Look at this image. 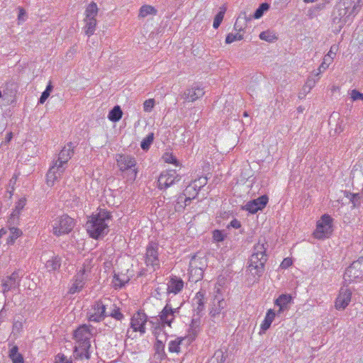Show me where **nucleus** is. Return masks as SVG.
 Returning <instances> with one entry per match:
<instances>
[{"label":"nucleus","instance_id":"1","mask_svg":"<svg viewBox=\"0 0 363 363\" xmlns=\"http://www.w3.org/2000/svg\"><path fill=\"white\" fill-rule=\"evenodd\" d=\"M74 146L72 143H68L60 152L57 159L54 160L48 173L46 182L48 186H53L67 168L68 161L74 155Z\"/></svg>","mask_w":363,"mask_h":363},{"label":"nucleus","instance_id":"6","mask_svg":"<svg viewBox=\"0 0 363 363\" xmlns=\"http://www.w3.org/2000/svg\"><path fill=\"white\" fill-rule=\"evenodd\" d=\"M92 261L91 259H86L83 263L82 267L78 271L77 273L73 284L69 288V292L72 294H74L77 292L80 291L84 284L86 281L88 279L89 276L91 273V269L92 268Z\"/></svg>","mask_w":363,"mask_h":363},{"label":"nucleus","instance_id":"53","mask_svg":"<svg viewBox=\"0 0 363 363\" xmlns=\"http://www.w3.org/2000/svg\"><path fill=\"white\" fill-rule=\"evenodd\" d=\"M50 94L48 93L47 91H43L40 96V98L39 99L40 104H44L45 101L47 100V99L49 97Z\"/></svg>","mask_w":363,"mask_h":363},{"label":"nucleus","instance_id":"7","mask_svg":"<svg viewBox=\"0 0 363 363\" xmlns=\"http://www.w3.org/2000/svg\"><path fill=\"white\" fill-rule=\"evenodd\" d=\"M147 322V315L138 311L133 315L130 318V328L126 331V337L133 339V333H139L142 336L146 333V323Z\"/></svg>","mask_w":363,"mask_h":363},{"label":"nucleus","instance_id":"40","mask_svg":"<svg viewBox=\"0 0 363 363\" xmlns=\"http://www.w3.org/2000/svg\"><path fill=\"white\" fill-rule=\"evenodd\" d=\"M162 160L164 162L173 164L175 166H179V161L171 152H165L162 155Z\"/></svg>","mask_w":363,"mask_h":363},{"label":"nucleus","instance_id":"28","mask_svg":"<svg viewBox=\"0 0 363 363\" xmlns=\"http://www.w3.org/2000/svg\"><path fill=\"white\" fill-rule=\"evenodd\" d=\"M62 259L59 256H52L46 261L45 267L49 272H55L60 268Z\"/></svg>","mask_w":363,"mask_h":363},{"label":"nucleus","instance_id":"56","mask_svg":"<svg viewBox=\"0 0 363 363\" xmlns=\"http://www.w3.org/2000/svg\"><path fill=\"white\" fill-rule=\"evenodd\" d=\"M52 89H53V86L51 84V82H50L49 84H48L45 91H47L48 93L50 94V92L52 91Z\"/></svg>","mask_w":363,"mask_h":363},{"label":"nucleus","instance_id":"64","mask_svg":"<svg viewBox=\"0 0 363 363\" xmlns=\"http://www.w3.org/2000/svg\"><path fill=\"white\" fill-rule=\"evenodd\" d=\"M14 326H16V328H18V325H17V323H15Z\"/></svg>","mask_w":363,"mask_h":363},{"label":"nucleus","instance_id":"50","mask_svg":"<svg viewBox=\"0 0 363 363\" xmlns=\"http://www.w3.org/2000/svg\"><path fill=\"white\" fill-rule=\"evenodd\" d=\"M351 98L353 101L362 99L363 101V94H361L356 89H353L351 92Z\"/></svg>","mask_w":363,"mask_h":363},{"label":"nucleus","instance_id":"33","mask_svg":"<svg viewBox=\"0 0 363 363\" xmlns=\"http://www.w3.org/2000/svg\"><path fill=\"white\" fill-rule=\"evenodd\" d=\"M123 116V111L119 106H115L108 115V118L112 122L119 121Z\"/></svg>","mask_w":363,"mask_h":363},{"label":"nucleus","instance_id":"8","mask_svg":"<svg viewBox=\"0 0 363 363\" xmlns=\"http://www.w3.org/2000/svg\"><path fill=\"white\" fill-rule=\"evenodd\" d=\"M74 225V219L67 215L57 217L50 223L52 233L58 237L70 233Z\"/></svg>","mask_w":363,"mask_h":363},{"label":"nucleus","instance_id":"38","mask_svg":"<svg viewBox=\"0 0 363 363\" xmlns=\"http://www.w3.org/2000/svg\"><path fill=\"white\" fill-rule=\"evenodd\" d=\"M346 197L348 198L352 204V208H357L360 205V195L347 192Z\"/></svg>","mask_w":363,"mask_h":363},{"label":"nucleus","instance_id":"2","mask_svg":"<svg viewBox=\"0 0 363 363\" xmlns=\"http://www.w3.org/2000/svg\"><path fill=\"white\" fill-rule=\"evenodd\" d=\"M110 212L100 208L86 222V228L90 237L98 239L108 233V223L111 220Z\"/></svg>","mask_w":363,"mask_h":363},{"label":"nucleus","instance_id":"52","mask_svg":"<svg viewBox=\"0 0 363 363\" xmlns=\"http://www.w3.org/2000/svg\"><path fill=\"white\" fill-rule=\"evenodd\" d=\"M25 16H26V11L22 8H19V13H18V20L19 23L21 21H24L26 20Z\"/></svg>","mask_w":363,"mask_h":363},{"label":"nucleus","instance_id":"3","mask_svg":"<svg viewBox=\"0 0 363 363\" xmlns=\"http://www.w3.org/2000/svg\"><path fill=\"white\" fill-rule=\"evenodd\" d=\"M265 244L267 242L264 240H259L254 246L253 252L249 259L248 270L257 278L264 273V264L267 260Z\"/></svg>","mask_w":363,"mask_h":363},{"label":"nucleus","instance_id":"5","mask_svg":"<svg viewBox=\"0 0 363 363\" xmlns=\"http://www.w3.org/2000/svg\"><path fill=\"white\" fill-rule=\"evenodd\" d=\"M350 4V1H341L335 8L333 21L335 24L337 25L336 27L337 31H340L346 23H350L352 21L350 16L358 6L354 5L351 12L348 13Z\"/></svg>","mask_w":363,"mask_h":363},{"label":"nucleus","instance_id":"34","mask_svg":"<svg viewBox=\"0 0 363 363\" xmlns=\"http://www.w3.org/2000/svg\"><path fill=\"white\" fill-rule=\"evenodd\" d=\"M226 356L223 350H216L214 354L208 359L207 363H224Z\"/></svg>","mask_w":363,"mask_h":363},{"label":"nucleus","instance_id":"25","mask_svg":"<svg viewBox=\"0 0 363 363\" xmlns=\"http://www.w3.org/2000/svg\"><path fill=\"white\" fill-rule=\"evenodd\" d=\"M162 330L160 328H155V336L156 337V342L155 344L154 348L155 350V353L157 354L160 357H162L164 354V340H166L165 334L162 333Z\"/></svg>","mask_w":363,"mask_h":363},{"label":"nucleus","instance_id":"35","mask_svg":"<svg viewBox=\"0 0 363 363\" xmlns=\"http://www.w3.org/2000/svg\"><path fill=\"white\" fill-rule=\"evenodd\" d=\"M157 10L152 6L144 5L140 9L139 17L145 18L148 15H156Z\"/></svg>","mask_w":363,"mask_h":363},{"label":"nucleus","instance_id":"43","mask_svg":"<svg viewBox=\"0 0 363 363\" xmlns=\"http://www.w3.org/2000/svg\"><path fill=\"white\" fill-rule=\"evenodd\" d=\"M224 13H225V9L223 11H220L216 14V16L214 18L213 24V26L214 28H218L220 26V25L223 19Z\"/></svg>","mask_w":363,"mask_h":363},{"label":"nucleus","instance_id":"13","mask_svg":"<svg viewBox=\"0 0 363 363\" xmlns=\"http://www.w3.org/2000/svg\"><path fill=\"white\" fill-rule=\"evenodd\" d=\"M333 219L328 215H323L321 219L317 222L316 229L313 233L315 238L324 239L328 238L332 233Z\"/></svg>","mask_w":363,"mask_h":363},{"label":"nucleus","instance_id":"60","mask_svg":"<svg viewBox=\"0 0 363 363\" xmlns=\"http://www.w3.org/2000/svg\"><path fill=\"white\" fill-rule=\"evenodd\" d=\"M243 116H245V117H247V116H248V114H247V112H244Z\"/></svg>","mask_w":363,"mask_h":363},{"label":"nucleus","instance_id":"30","mask_svg":"<svg viewBox=\"0 0 363 363\" xmlns=\"http://www.w3.org/2000/svg\"><path fill=\"white\" fill-rule=\"evenodd\" d=\"M277 315V313L274 312V310L269 309L267 312L265 318L262 323L261 324V330L262 332H265L267 330H268L274 320L275 316Z\"/></svg>","mask_w":363,"mask_h":363},{"label":"nucleus","instance_id":"9","mask_svg":"<svg viewBox=\"0 0 363 363\" xmlns=\"http://www.w3.org/2000/svg\"><path fill=\"white\" fill-rule=\"evenodd\" d=\"M111 303L108 298L99 300L94 303L87 313V318L91 322L99 323L106 316V310Z\"/></svg>","mask_w":363,"mask_h":363},{"label":"nucleus","instance_id":"10","mask_svg":"<svg viewBox=\"0 0 363 363\" xmlns=\"http://www.w3.org/2000/svg\"><path fill=\"white\" fill-rule=\"evenodd\" d=\"M97 13L98 7L96 4L94 2L90 3L85 10V26L84 27V33L89 37L92 35L96 30L97 24L96 16Z\"/></svg>","mask_w":363,"mask_h":363},{"label":"nucleus","instance_id":"16","mask_svg":"<svg viewBox=\"0 0 363 363\" xmlns=\"http://www.w3.org/2000/svg\"><path fill=\"white\" fill-rule=\"evenodd\" d=\"M196 335H189L182 337H177L169 341L168 344V350L170 352L179 353L182 351V347H186L195 339Z\"/></svg>","mask_w":363,"mask_h":363},{"label":"nucleus","instance_id":"41","mask_svg":"<svg viewBox=\"0 0 363 363\" xmlns=\"http://www.w3.org/2000/svg\"><path fill=\"white\" fill-rule=\"evenodd\" d=\"M243 39V35L240 34L239 32L236 33H229L225 38V43L227 44L232 43L237 40H241Z\"/></svg>","mask_w":363,"mask_h":363},{"label":"nucleus","instance_id":"63","mask_svg":"<svg viewBox=\"0 0 363 363\" xmlns=\"http://www.w3.org/2000/svg\"><path fill=\"white\" fill-rule=\"evenodd\" d=\"M355 11H356V9L354 11V12L351 15L353 14V16H355V13H354Z\"/></svg>","mask_w":363,"mask_h":363},{"label":"nucleus","instance_id":"48","mask_svg":"<svg viewBox=\"0 0 363 363\" xmlns=\"http://www.w3.org/2000/svg\"><path fill=\"white\" fill-rule=\"evenodd\" d=\"M11 232V240L13 242L16 239H17L18 237H20L22 234V232L20 229L16 228H10Z\"/></svg>","mask_w":363,"mask_h":363},{"label":"nucleus","instance_id":"36","mask_svg":"<svg viewBox=\"0 0 363 363\" xmlns=\"http://www.w3.org/2000/svg\"><path fill=\"white\" fill-rule=\"evenodd\" d=\"M154 140V133H149L145 138L143 139L140 143V147L143 150H147Z\"/></svg>","mask_w":363,"mask_h":363},{"label":"nucleus","instance_id":"22","mask_svg":"<svg viewBox=\"0 0 363 363\" xmlns=\"http://www.w3.org/2000/svg\"><path fill=\"white\" fill-rule=\"evenodd\" d=\"M337 50V45H333L330 47L328 54L324 56L323 62L320 64L317 71H315V76H319L323 72L328 68L329 65L331 64L334 57H335Z\"/></svg>","mask_w":363,"mask_h":363},{"label":"nucleus","instance_id":"21","mask_svg":"<svg viewBox=\"0 0 363 363\" xmlns=\"http://www.w3.org/2000/svg\"><path fill=\"white\" fill-rule=\"evenodd\" d=\"M204 93L203 88L197 85H194L191 88L186 89L182 95V97L185 101L194 102L202 97Z\"/></svg>","mask_w":363,"mask_h":363},{"label":"nucleus","instance_id":"23","mask_svg":"<svg viewBox=\"0 0 363 363\" xmlns=\"http://www.w3.org/2000/svg\"><path fill=\"white\" fill-rule=\"evenodd\" d=\"M268 202V197L265 195L259 196L254 199L245 205V209L251 213H255L259 210H262L265 207Z\"/></svg>","mask_w":363,"mask_h":363},{"label":"nucleus","instance_id":"49","mask_svg":"<svg viewBox=\"0 0 363 363\" xmlns=\"http://www.w3.org/2000/svg\"><path fill=\"white\" fill-rule=\"evenodd\" d=\"M55 363H72L71 360L67 359L64 354H57L55 357Z\"/></svg>","mask_w":363,"mask_h":363},{"label":"nucleus","instance_id":"11","mask_svg":"<svg viewBox=\"0 0 363 363\" xmlns=\"http://www.w3.org/2000/svg\"><path fill=\"white\" fill-rule=\"evenodd\" d=\"M117 164L121 171L129 170L128 179L135 180L137 177V171L133 169L136 165L135 158L128 155H118L116 157Z\"/></svg>","mask_w":363,"mask_h":363},{"label":"nucleus","instance_id":"57","mask_svg":"<svg viewBox=\"0 0 363 363\" xmlns=\"http://www.w3.org/2000/svg\"><path fill=\"white\" fill-rule=\"evenodd\" d=\"M194 264H195V258L192 259V260H191V263H190V266H191V270H190V272H191V273H192V272H193V270H194V269H193V267H194Z\"/></svg>","mask_w":363,"mask_h":363},{"label":"nucleus","instance_id":"61","mask_svg":"<svg viewBox=\"0 0 363 363\" xmlns=\"http://www.w3.org/2000/svg\"><path fill=\"white\" fill-rule=\"evenodd\" d=\"M8 138H9V140H10V138H11V133H10V135H8Z\"/></svg>","mask_w":363,"mask_h":363},{"label":"nucleus","instance_id":"55","mask_svg":"<svg viewBox=\"0 0 363 363\" xmlns=\"http://www.w3.org/2000/svg\"><path fill=\"white\" fill-rule=\"evenodd\" d=\"M196 272H198V274H197V279L196 281H197L198 279H201L203 276V269L202 268H199V269H196Z\"/></svg>","mask_w":363,"mask_h":363},{"label":"nucleus","instance_id":"18","mask_svg":"<svg viewBox=\"0 0 363 363\" xmlns=\"http://www.w3.org/2000/svg\"><path fill=\"white\" fill-rule=\"evenodd\" d=\"M352 291L347 286L341 287L335 302L337 310H344L350 303Z\"/></svg>","mask_w":363,"mask_h":363},{"label":"nucleus","instance_id":"32","mask_svg":"<svg viewBox=\"0 0 363 363\" xmlns=\"http://www.w3.org/2000/svg\"><path fill=\"white\" fill-rule=\"evenodd\" d=\"M9 357L13 363H24L23 355L18 352V347L16 345L9 350Z\"/></svg>","mask_w":363,"mask_h":363},{"label":"nucleus","instance_id":"4","mask_svg":"<svg viewBox=\"0 0 363 363\" xmlns=\"http://www.w3.org/2000/svg\"><path fill=\"white\" fill-rule=\"evenodd\" d=\"M91 330L86 325L79 327L74 332V339L77 345L74 347V352L80 358H89V348L91 347L90 338L91 337Z\"/></svg>","mask_w":363,"mask_h":363},{"label":"nucleus","instance_id":"39","mask_svg":"<svg viewBox=\"0 0 363 363\" xmlns=\"http://www.w3.org/2000/svg\"><path fill=\"white\" fill-rule=\"evenodd\" d=\"M269 9V5L267 3L261 4L254 13L253 18L256 19L261 18L263 16L264 13L267 11Z\"/></svg>","mask_w":363,"mask_h":363},{"label":"nucleus","instance_id":"45","mask_svg":"<svg viewBox=\"0 0 363 363\" xmlns=\"http://www.w3.org/2000/svg\"><path fill=\"white\" fill-rule=\"evenodd\" d=\"M225 237V236L223 235L222 231L219 230H215L213 231V239L215 242H221L224 240Z\"/></svg>","mask_w":363,"mask_h":363},{"label":"nucleus","instance_id":"54","mask_svg":"<svg viewBox=\"0 0 363 363\" xmlns=\"http://www.w3.org/2000/svg\"><path fill=\"white\" fill-rule=\"evenodd\" d=\"M230 226H232V227H233V228H236V229H238V228H240V226H241V225H240V221H238V220H236V219L233 220L230 222Z\"/></svg>","mask_w":363,"mask_h":363},{"label":"nucleus","instance_id":"42","mask_svg":"<svg viewBox=\"0 0 363 363\" xmlns=\"http://www.w3.org/2000/svg\"><path fill=\"white\" fill-rule=\"evenodd\" d=\"M243 14H244V17L242 18L241 16H239L238 18H237L235 23V25H234L235 30H237L239 33L244 30V27L242 25H240V21H242V19H244L245 21L251 19L250 16L249 18H247L246 16V13H244Z\"/></svg>","mask_w":363,"mask_h":363},{"label":"nucleus","instance_id":"27","mask_svg":"<svg viewBox=\"0 0 363 363\" xmlns=\"http://www.w3.org/2000/svg\"><path fill=\"white\" fill-rule=\"evenodd\" d=\"M205 294V291L201 290L196 294L195 297L192 299V303L197 314H199L204 310Z\"/></svg>","mask_w":363,"mask_h":363},{"label":"nucleus","instance_id":"58","mask_svg":"<svg viewBox=\"0 0 363 363\" xmlns=\"http://www.w3.org/2000/svg\"><path fill=\"white\" fill-rule=\"evenodd\" d=\"M206 181H207L206 178L200 179L199 183L201 185H204L206 184Z\"/></svg>","mask_w":363,"mask_h":363},{"label":"nucleus","instance_id":"26","mask_svg":"<svg viewBox=\"0 0 363 363\" xmlns=\"http://www.w3.org/2000/svg\"><path fill=\"white\" fill-rule=\"evenodd\" d=\"M291 301V296L289 294H281L275 301V306L279 307L277 312V315H279L284 311L288 310V305Z\"/></svg>","mask_w":363,"mask_h":363},{"label":"nucleus","instance_id":"31","mask_svg":"<svg viewBox=\"0 0 363 363\" xmlns=\"http://www.w3.org/2000/svg\"><path fill=\"white\" fill-rule=\"evenodd\" d=\"M106 316H111L117 320H121L124 318L123 314L120 311V308L111 303H109L108 310H106Z\"/></svg>","mask_w":363,"mask_h":363},{"label":"nucleus","instance_id":"44","mask_svg":"<svg viewBox=\"0 0 363 363\" xmlns=\"http://www.w3.org/2000/svg\"><path fill=\"white\" fill-rule=\"evenodd\" d=\"M26 199L22 198L18 200L16 203L15 210L13 211V215L16 216L20 213V211L24 208L26 205Z\"/></svg>","mask_w":363,"mask_h":363},{"label":"nucleus","instance_id":"20","mask_svg":"<svg viewBox=\"0 0 363 363\" xmlns=\"http://www.w3.org/2000/svg\"><path fill=\"white\" fill-rule=\"evenodd\" d=\"M219 290H218V294L215 295L213 298L210 307V315L211 317H216L222 313V311L227 306V303L225 299L223 298L222 295L218 293Z\"/></svg>","mask_w":363,"mask_h":363},{"label":"nucleus","instance_id":"19","mask_svg":"<svg viewBox=\"0 0 363 363\" xmlns=\"http://www.w3.org/2000/svg\"><path fill=\"white\" fill-rule=\"evenodd\" d=\"M22 277L23 274L19 271H15L6 277L2 283L4 293L18 288Z\"/></svg>","mask_w":363,"mask_h":363},{"label":"nucleus","instance_id":"14","mask_svg":"<svg viewBox=\"0 0 363 363\" xmlns=\"http://www.w3.org/2000/svg\"><path fill=\"white\" fill-rule=\"evenodd\" d=\"M181 179V176L175 170H167L162 172L158 178V187L160 189H166L178 182Z\"/></svg>","mask_w":363,"mask_h":363},{"label":"nucleus","instance_id":"59","mask_svg":"<svg viewBox=\"0 0 363 363\" xmlns=\"http://www.w3.org/2000/svg\"><path fill=\"white\" fill-rule=\"evenodd\" d=\"M191 201V199L190 198H185V205H188L189 203V202Z\"/></svg>","mask_w":363,"mask_h":363},{"label":"nucleus","instance_id":"17","mask_svg":"<svg viewBox=\"0 0 363 363\" xmlns=\"http://www.w3.org/2000/svg\"><path fill=\"white\" fill-rule=\"evenodd\" d=\"M145 263L147 266H152L154 269L159 267L158 245L155 242H150L147 246L145 253Z\"/></svg>","mask_w":363,"mask_h":363},{"label":"nucleus","instance_id":"24","mask_svg":"<svg viewBox=\"0 0 363 363\" xmlns=\"http://www.w3.org/2000/svg\"><path fill=\"white\" fill-rule=\"evenodd\" d=\"M184 288L183 280L177 276H172L170 277L167 282V293L177 294L179 293Z\"/></svg>","mask_w":363,"mask_h":363},{"label":"nucleus","instance_id":"12","mask_svg":"<svg viewBox=\"0 0 363 363\" xmlns=\"http://www.w3.org/2000/svg\"><path fill=\"white\" fill-rule=\"evenodd\" d=\"M345 281L352 282L363 279V257L353 262L344 274Z\"/></svg>","mask_w":363,"mask_h":363},{"label":"nucleus","instance_id":"15","mask_svg":"<svg viewBox=\"0 0 363 363\" xmlns=\"http://www.w3.org/2000/svg\"><path fill=\"white\" fill-rule=\"evenodd\" d=\"M179 312V308H173L169 303L167 302L159 314V320L161 322L162 327L164 325L171 327L176 315L178 314Z\"/></svg>","mask_w":363,"mask_h":363},{"label":"nucleus","instance_id":"47","mask_svg":"<svg viewBox=\"0 0 363 363\" xmlns=\"http://www.w3.org/2000/svg\"><path fill=\"white\" fill-rule=\"evenodd\" d=\"M127 282L128 279H121L118 275H115L113 277V283L116 287L121 288Z\"/></svg>","mask_w":363,"mask_h":363},{"label":"nucleus","instance_id":"62","mask_svg":"<svg viewBox=\"0 0 363 363\" xmlns=\"http://www.w3.org/2000/svg\"><path fill=\"white\" fill-rule=\"evenodd\" d=\"M8 138H9V140H10V138H11V133H10V135H8Z\"/></svg>","mask_w":363,"mask_h":363},{"label":"nucleus","instance_id":"29","mask_svg":"<svg viewBox=\"0 0 363 363\" xmlns=\"http://www.w3.org/2000/svg\"><path fill=\"white\" fill-rule=\"evenodd\" d=\"M315 72L311 73L307 78L303 86V91L305 94H308L311 91V90L315 86L316 83L318 82L320 79L319 76L315 75Z\"/></svg>","mask_w":363,"mask_h":363},{"label":"nucleus","instance_id":"37","mask_svg":"<svg viewBox=\"0 0 363 363\" xmlns=\"http://www.w3.org/2000/svg\"><path fill=\"white\" fill-rule=\"evenodd\" d=\"M259 38L269 43H272L277 39L275 34L269 30L262 32L259 34Z\"/></svg>","mask_w":363,"mask_h":363},{"label":"nucleus","instance_id":"51","mask_svg":"<svg viewBox=\"0 0 363 363\" xmlns=\"http://www.w3.org/2000/svg\"><path fill=\"white\" fill-rule=\"evenodd\" d=\"M292 264V260L290 258H285L281 263L280 267L282 269H286Z\"/></svg>","mask_w":363,"mask_h":363},{"label":"nucleus","instance_id":"46","mask_svg":"<svg viewBox=\"0 0 363 363\" xmlns=\"http://www.w3.org/2000/svg\"><path fill=\"white\" fill-rule=\"evenodd\" d=\"M155 106V101L152 99L145 101L143 108L145 112H150Z\"/></svg>","mask_w":363,"mask_h":363}]
</instances>
